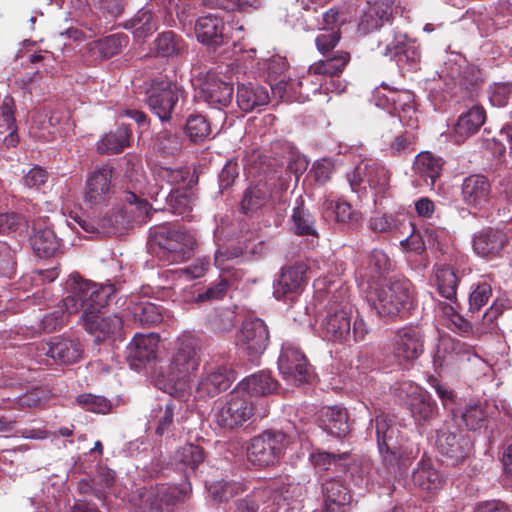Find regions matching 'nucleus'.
<instances>
[{
    "label": "nucleus",
    "instance_id": "obj_1",
    "mask_svg": "<svg viewBox=\"0 0 512 512\" xmlns=\"http://www.w3.org/2000/svg\"><path fill=\"white\" fill-rule=\"evenodd\" d=\"M201 345L192 335L178 338L176 350L168 366L165 391L183 398L192 392V381L201 363Z\"/></svg>",
    "mask_w": 512,
    "mask_h": 512
},
{
    "label": "nucleus",
    "instance_id": "obj_2",
    "mask_svg": "<svg viewBox=\"0 0 512 512\" xmlns=\"http://www.w3.org/2000/svg\"><path fill=\"white\" fill-rule=\"evenodd\" d=\"M348 289L341 287L335 293V302L332 304L322 321V331L329 341L347 343L363 341L370 329L365 320L356 316L353 318L354 308L347 296Z\"/></svg>",
    "mask_w": 512,
    "mask_h": 512
},
{
    "label": "nucleus",
    "instance_id": "obj_3",
    "mask_svg": "<svg viewBox=\"0 0 512 512\" xmlns=\"http://www.w3.org/2000/svg\"><path fill=\"white\" fill-rule=\"evenodd\" d=\"M374 426L383 465L382 468H377V472L383 482H390L402 475L415 455L412 451L410 454H406L402 449L398 439L399 430L393 416L385 413L377 415Z\"/></svg>",
    "mask_w": 512,
    "mask_h": 512
},
{
    "label": "nucleus",
    "instance_id": "obj_4",
    "mask_svg": "<svg viewBox=\"0 0 512 512\" xmlns=\"http://www.w3.org/2000/svg\"><path fill=\"white\" fill-rule=\"evenodd\" d=\"M68 296L63 299L67 314L82 312V318L92 313H100L115 293L112 284L99 285L71 275L67 282Z\"/></svg>",
    "mask_w": 512,
    "mask_h": 512
},
{
    "label": "nucleus",
    "instance_id": "obj_5",
    "mask_svg": "<svg viewBox=\"0 0 512 512\" xmlns=\"http://www.w3.org/2000/svg\"><path fill=\"white\" fill-rule=\"evenodd\" d=\"M195 245L194 235L175 224L155 226L149 233L150 249L169 263L189 259Z\"/></svg>",
    "mask_w": 512,
    "mask_h": 512
},
{
    "label": "nucleus",
    "instance_id": "obj_6",
    "mask_svg": "<svg viewBox=\"0 0 512 512\" xmlns=\"http://www.w3.org/2000/svg\"><path fill=\"white\" fill-rule=\"evenodd\" d=\"M195 245L194 235L175 224L155 226L149 233L150 249L169 263L189 259Z\"/></svg>",
    "mask_w": 512,
    "mask_h": 512
},
{
    "label": "nucleus",
    "instance_id": "obj_7",
    "mask_svg": "<svg viewBox=\"0 0 512 512\" xmlns=\"http://www.w3.org/2000/svg\"><path fill=\"white\" fill-rule=\"evenodd\" d=\"M367 300L381 317L407 313L414 301L413 285L407 279H392L372 289L367 295Z\"/></svg>",
    "mask_w": 512,
    "mask_h": 512
},
{
    "label": "nucleus",
    "instance_id": "obj_8",
    "mask_svg": "<svg viewBox=\"0 0 512 512\" xmlns=\"http://www.w3.org/2000/svg\"><path fill=\"white\" fill-rule=\"evenodd\" d=\"M174 78L175 74L173 77L167 74L160 75L151 81L150 88L147 90V105L161 121L171 119L178 101L185 94L183 87Z\"/></svg>",
    "mask_w": 512,
    "mask_h": 512
},
{
    "label": "nucleus",
    "instance_id": "obj_9",
    "mask_svg": "<svg viewBox=\"0 0 512 512\" xmlns=\"http://www.w3.org/2000/svg\"><path fill=\"white\" fill-rule=\"evenodd\" d=\"M254 415V404L247 395L235 388L215 403L214 422L222 429L241 427Z\"/></svg>",
    "mask_w": 512,
    "mask_h": 512
},
{
    "label": "nucleus",
    "instance_id": "obj_10",
    "mask_svg": "<svg viewBox=\"0 0 512 512\" xmlns=\"http://www.w3.org/2000/svg\"><path fill=\"white\" fill-rule=\"evenodd\" d=\"M290 443L283 431L268 429L251 439L247 456L250 463L259 467L276 464Z\"/></svg>",
    "mask_w": 512,
    "mask_h": 512
},
{
    "label": "nucleus",
    "instance_id": "obj_11",
    "mask_svg": "<svg viewBox=\"0 0 512 512\" xmlns=\"http://www.w3.org/2000/svg\"><path fill=\"white\" fill-rule=\"evenodd\" d=\"M395 396L410 410L412 417L419 424L432 420L438 410L432 396L412 381H402L393 388Z\"/></svg>",
    "mask_w": 512,
    "mask_h": 512
},
{
    "label": "nucleus",
    "instance_id": "obj_12",
    "mask_svg": "<svg viewBox=\"0 0 512 512\" xmlns=\"http://www.w3.org/2000/svg\"><path fill=\"white\" fill-rule=\"evenodd\" d=\"M291 486L282 481H275L269 486L255 489L251 494L235 501L234 512H257L261 501H271L269 512L280 509L288 510L289 500L292 497Z\"/></svg>",
    "mask_w": 512,
    "mask_h": 512
},
{
    "label": "nucleus",
    "instance_id": "obj_13",
    "mask_svg": "<svg viewBox=\"0 0 512 512\" xmlns=\"http://www.w3.org/2000/svg\"><path fill=\"white\" fill-rule=\"evenodd\" d=\"M234 380V372L224 363H206L195 384V398H213L227 390Z\"/></svg>",
    "mask_w": 512,
    "mask_h": 512
},
{
    "label": "nucleus",
    "instance_id": "obj_14",
    "mask_svg": "<svg viewBox=\"0 0 512 512\" xmlns=\"http://www.w3.org/2000/svg\"><path fill=\"white\" fill-rule=\"evenodd\" d=\"M380 53L395 59L398 66L413 68L420 60L421 54L416 43L406 34L390 29L379 39Z\"/></svg>",
    "mask_w": 512,
    "mask_h": 512
},
{
    "label": "nucleus",
    "instance_id": "obj_15",
    "mask_svg": "<svg viewBox=\"0 0 512 512\" xmlns=\"http://www.w3.org/2000/svg\"><path fill=\"white\" fill-rule=\"evenodd\" d=\"M278 369L283 379L291 385H301L310 377V367L306 356L292 342L283 343L278 359Z\"/></svg>",
    "mask_w": 512,
    "mask_h": 512
},
{
    "label": "nucleus",
    "instance_id": "obj_16",
    "mask_svg": "<svg viewBox=\"0 0 512 512\" xmlns=\"http://www.w3.org/2000/svg\"><path fill=\"white\" fill-rule=\"evenodd\" d=\"M424 351V335L420 328L415 326H407L397 330L392 358L391 367L402 366L406 363H412L420 357Z\"/></svg>",
    "mask_w": 512,
    "mask_h": 512
},
{
    "label": "nucleus",
    "instance_id": "obj_17",
    "mask_svg": "<svg viewBox=\"0 0 512 512\" xmlns=\"http://www.w3.org/2000/svg\"><path fill=\"white\" fill-rule=\"evenodd\" d=\"M113 167L102 164L92 170L86 178L84 200L90 207H97L107 203L114 194L112 185Z\"/></svg>",
    "mask_w": 512,
    "mask_h": 512
},
{
    "label": "nucleus",
    "instance_id": "obj_18",
    "mask_svg": "<svg viewBox=\"0 0 512 512\" xmlns=\"http://www.w3.org/2000/svg\"><path fill=\"white\" fill-rule=\"evenodd\" d=\"M178 499L176 489L166 486L140 488L131 503L139 512H165Z\"/></svg>",
    "mask_w": 512,
    "mask_h": 512
},
{
    "label": "nucleus",
    "instance_id": "obj_19",
    "mask_svg": "<svg viewBox=\"0 0 512 512\" xmlns=\"http://www.w3.org/2000/svg\"><path fill=\"white\" fill-rule=\"evenodd\" d=\"M237 345L251 357H257L267 348L269 332L266 324L259 318L246 319L237 333Z\"/></svg>",
    "mask_w": 512,
    "mask_h": 512
},
{
    "label": "nucleus",
    "instance_id": "obj_20",
    "mask_svg": "<svg viewBox=\"0 0 512 512\" xmlns=\"http://www.w3.org/2000/svg\"><path fill=\"white\" fill-rule=\"evenodd\" d=\"M461 199L469 209H487L492 199V188L488 178L481 174L465 177L461 184Z\"/></svg>",
    "mask_w": 512,
    "mask_h": 512
},
{
    "label": "nucleus",
    "instance_id": "obj_21",
    "mask_svg": "<svg viewBox=\"0 0 512 512\" xmlns=\"http://www.w3.org/2000/svg\"><path fill=\"white\" fill-rule=\"evenodd\" d=\"M436 447L451 465H457L463 461L470 451V440L462 433L450 432L443 427L437 430Z\"/></svg>",
    "mask_w": 512,
    "mask_h": 512
},
{
    "label": "nucleus",
    "instance_id": "obj_22",
    "mask_svg": "<svg viewBox=\"0 0 512 512\" xmlns=\"http://www.w3.org/2000/svg\"><path fill=\"white\" fill-rule=\"evenodd\" d=\"M48 218L38 217L32 221L33 234L30 237V244L34 253L39 258H50L60 250V239L54 230L47 224Z\"/></svg>",
    "mask_w": 512,
    "mask_h": 512
},
{
    "label": "nucleus",
    "instance_id": "obj_23",
    "mask_svg": "<svg viewBox=\"0 0 512 512\" xmlns=\"http://www.w3.org/2000/svg\"><path fill=\"white\" fill-rule=\"evenodd\" d=\"M306 272L307 265L302 262L282 269L273 284L275 298L278 300L283 298L293 299L299 294L306 284Z\"/></svg>",
    "mask_w": 512,
    "mask_h": 512
},
{
    "label": "nucleus",
    "instance_id": "obj_24",
    "mask_svg": "<svg viewBox=\"0 0 512 512\" xmlns=\"http://www.w3.org/2000/svg\"><path fill=\"white\" fill-rule=\"evenodd\" d=\"M159 336L155 333H137L126 349V359L133 369H140L156 358Z\"/></svg>",
    "mask_w": 512,
    "mask_h": 512
},
{
    "label": "nucleus",
    "instance_id": "obj_25",
    "mask_svg": "<svg viewBox=\"0 0 512 512\" xmlns=\"http://www.w3.org/2000/svg\"><path fill=\"white\" fill-rule=\"evenodd\" d=\"M495 406L487 401H474L452 410V420L459 428L480 429L487 418L494 413Z\"/></svg>",
    "mask_w": 512,
    "mask_h": 512
},
{
    "label": "nucleus",
    "instance_id": "obj_26",
    "mask_svg": "<svg viewBox=\"0 0 512 512\" xmlns=\"http://www.w3.org/2000/svg\"><path fill=\"white\" fill-rule=\"evenodd\" d=\"M375 94L378 98H385L392 110L398 113L399 120L405 126L411 129L418 127V118L413 106V94L410 91L388 89L386 94H382L380 89H377Z\"/></svg>",
    "mask_w": 512,
    "mask_h": 512
},
{
    "label": "nucleus",
    "instance_id": "obj_27",
    "mask_svg": "<svg viewBox=\"0 0 512 512\" xmlns=\"http://www.w3.org/2000/svg\"><path fill=\"white\" fill-rule=\"evenodd\" d=\"M126 177L131 183L132 191L125 192L123 200L128 202L130 205L135 204L138 211L148 216L152 207L145 199H141L138 194L147 195L156 200L162 191V188L147 186L145 175L142 172L130 171L126 173Z\"/></svg>",
    "mask_w": 512,
    "mask_h": 512
},
{
    "label": "nucleus",
    "instance_id": "obj_28",
    "mask_svg": "<svg viewBox=\"0 0 512 512\" xmlns=\"http://www.w3.org/2000/svg\"><path fill=\"white\" fill-rule=\"evenodd\" d=\"M199 96L212 107H226L232 101L233 86L215 74H208L200 85Z\"/></svg>",
    "mask_w": 512,
    "mask_h": 512
},
{
    "label": "nucleus",
    "instance_id": "obj_29",
    "mask_svg": "<svg viewBox=\"0 0 512 512\" xmlns=\"http://www.w3.org/2000/svg\"><path fill=\"white\" fill-rule=\"evenodd\" d=\"M115 476L114 470L100 465L94 477L83 478L78 482L77 490L80 494L94 496L104 505L108 491L115 483Z\"/></svg>",
    "mask_w": 512,
    "mask_h": 512
},
{
    "label": "nucleus",
    "instance_id": "obj_30",
    "mask_svg": "<svg viewBox=\"0 0 512 512\" xmlns=\"http://www.w3.org/2000/svg\"><path fill=\"white\" fill-rule=\"evenodd\" d=\"M507 243L508 238L505 232L487 228L474 236L473 249L478 256L493 259L501 255Z\"/></svg>",
    "mask_w": 512,
    "mask_h": 512
},
{
    "label": "nucleus",
    "instance_id": "obj_31",
    "mask_svg": "<svg viewBox=\"0 0 512 512\" xmlns=\"http://www.w3.org/2000/svg\"><path fill=\"white\" fill-rule=\"evenodd\" d=\"M86 331L95 336L96 341H103L120 333L123 321L117 314L102 316L100 313H92L82 318Z\"/></svg>",
    "mask_w": 512,
    "mask_h": 512
},
{
    "label": "nucleus",
    "instance_id": "obj_32",
    "mask_svg": "<svg viewBox=\"0 0 512 512\" xmlns=\"http://www.w3.org/2000/svg\"><path fill=\"white\" fill-rule=\"evenodd\" d=\"M44 353L61 364H72L78 361L82 354L81 344L75 339L54 338L43 346Z\"/></svg>",
    "mask_w": 512,
    "mask_h": 512
},
{
    "label": "nucleus",
    "instance_id": "obj_33",
    "mask_svg": "<svg viewBox=\"0 0 512 512\" xmlns=\"http://www.w3.org/2000/svg\"><path fill=\"white\" fill-rule=\"evenodd\" d=\"M225 24L223 20L216 15H207L199 17L195 24V34L197 40L208 46H220L223 43V31Z\"/></svg>",
    "mask_w": 512,
    "mask_h": 512
},
{
    "label": "nucleus",
    "instance_id": "obj_34",
    "mask_svg": "<svg viewBox=\"0 0 512 512\" xmlns=\"http://www.w3.org/2000/svg\"><path fill=\"white\" fill-rule=\"evenodd\" d=\"M127 310L132 321L142 327H152L163 320L164 308L148 300L131 301Z\"/></svg>",
    "mask_w": 512,
    "mask_h": 512
},
{
    "label": "nucleus",
    "instance_id": "obj_35",
    "mask_svg": "<svg viewBox=\"0 0 512 512\" xmlns=\"http://www.w3.org/2000/svg\"><path fill=\"white\" fill-rule=\"evenodd\" d=\"M235 389L251 399L273 393L277 389V381L269 372L260 371L244 378Z\"/></svg>",
    "mask_w": 512,
    "mask_h": 512
},
{
    "label": "nucleus",
    "instance_id": "obj_36",
    "mask_svg": "<svg viewBox=\"0 0 512 512\" xmlns=\"http://www.w3.org/2000/svg\"><path fill=\"white\" fill-rule=\"evenodd\" d=\"M350 61V54L345 51H337L332 57H328L324 60H319L308 68V76L304 77L300 82L302 85L304 82H308L311 76L323 75V76H334L343 72L346 65Z\"/></svg>",
    "mask_w": 512,
    "mask_h": 512
},
{
    "label": "nucleus",
    "instance_id": "obj_37",
    "mask_svg": "<svg viewBox=\"0 0 512 512\" xmlns=\"http://www.w3.org/2000/svg\"><path fill=\"white\" fill-rule=\"evenodd\" d=\"M269 102L268 90L258 84H241L237 91V104L244 112H251Z\"/></svg>",
    "mask_w": 512,
    "mask_h": 512
},
{
    "label": "nucleus",
    "instance_id": "obj_38",
    "mask_svg": "<svg viewBox=\"0 0 512 512\" xmlns=\"http://www.w3.org/2000/svg\"><path fill=\"white\" fill-rule=\"evenodd\" d=\"M321 424L330 435L341 438L349 433L348 414L339 406L325 407L321 411Z\"/></svg>",
    "mask_w": 512,
    "mask_h": 512
},
{
    "label": "nucleus",
    "instance_id": "obj_39",
    "mask_svg": "<svg viewBox=\"0 0 512 512\" xmlns=\"http://www.w3.org/2000/svg\"><path fill=\"white\" fill-rule=\"evenodd\" d=\"M35 217L27 209L25 213L16 211L0 212V235H25Z\"/></svg>",
    "mask_w": 512,
    "mask_h": 512
},
{
    "label": "nucleus",
    "instance_id": "obj_40",
    "mask_svg": "<svg viewBox=\"0 0 512 512\" xmlns=\"http://www.w3.org/2000/svg\"><path fill=\"white\" fill-rule=\"evenodd\" d=\"M322 494L326 512H335L350 501L348 489L337 478H329L322 483Z\"/></svg>",
    "mask_w": 512,
    "mask_h": 512
},
{
    "label": "nucleus",
    "instance_id": "obj_41",
    "mask_svg": "<svg viewBox=\"0 0 512 512\" xmlns=\"http://www.w3.org/2000/svg\"><path fill=\"white\" fill-rule=\"evenodd\" d=\"M310 460L319 471H332L335 474H341L347 471L350 455L347 452L335 454L318 450L311 453Z\"/></svg>",
    "mask_w": 512,
    "mask_h": 512
},
{
    "label": "nucleus",
    "instance_id": "obj_42",
    "mask_svg": "<svg viewBox=\"0 0 512 512\" xmlns=\"http://www.w3.org/2000/svg\"><path fill=\"white\" fill-rule=\"evenodd\" d=\"M153 173L156 180L175 186L176 189L188 188L195 183L190 170L183 166H157Z\"/></svg>",
    "mask_w": 512,
    "mask_h": 512
},
{
    "label": "nucleus",
    "instance_id": "obj_43",
    "mask_svg": "<svg viewBox=\"0 0 512 512\" xmlns=\"http://www.w3.org/2000/svg\"><path fill=\"white\" fill-rule=\"evenodd\" d=\"M366 182L375 197V202L378 198L390 195V173L384 166L366 163Z\"/></svg>",
    "mask_w": 512,
    "mask_h": 512
},
{
    "label": "nucleus",
    "instance_id": "obj_44",
    "mask_svg": "<svg viewBox=\"0 0 512 512\" xmlns=\"http://www.w3.org/2000/svg\"><path fill=\"white\" fill-rule=\"evenodd\" d=\"M412 481L419 488L432 491L441 487L443 478L438 470L434 468L431 460L423 458L413 471Z\"/></svg>",
    "mask_w": 512,
    "mask_h": 512
},
{
    "label": "nucleus",
    "instance_id": "obj_45",
    "mask_svg": "<svg viewBox=\"0 0 512 512\" xmlns=\"http://www.w3.org/2000/svg\"><path fill=\"white\" fill-rule=\"evenodd\" d=\"M184 49L183 39L173 31L160 33L153 42V51L163 58L178 57L182 55Z\"/></svg>",
    "mask_w": 512,
    "mask_h": 512
},
{
    "label": "nucleus",
    "instance_id": "obj_46",
    "mask_svg": "<svg viewBox=\"0 0 512 512\" xmlns=\"http://www.w3.org/2000/svg\"><path fill=\"white\" fill-rule=\"evenodd\" d=\"M270 196V189L265 183L251 185L244 191L241 209L245 214L254 213L268 202Z\"/></svg>",
    "mask_w": 512,
    "mask_h": 512
},
{
    "label": "nucleus",
    "instance_id": "obj_47",
    "mask_svg": "<svg viewBox=\"0 0 512 512\" xmlns=\"http://www.w3.org/2000/svg\"><path fill=\"white\" fill-rule=\"evenodd\" d=\"M248 489L244 482L218 480L207 486L209 497L216 503L228 502L234 496Z\"/></svg>",
    "mask_w": 512,
    "mask_h": 512
},
{
    "label": "nucleus",
    "instance_id": "obj_48",
    "mask_svg": "<svg viewBox=\"0 0 512 512\" xmlns=\"http://www.w3.org/2000/svg\"><path fill=\"white\" fill-rule=\"evenodd\" d=\"M485 121V111L481 107H473L463 113L455 124V134L467 138L476 133Z\"/></svg>",
    "mask_w": 512,
    "mask_h": 512
},
{
    "label": "nucleus",
    "instance_id": "obj_49",
    "mask_svg": "<svg viewBox=\"0 0 512 512\" xmlns=\"http://www.w3.org/2000/svg\"><path fill=\"white\" fill-rule=\"evenodd\" d=\"M130 130L126 126H119L103 136L97 143V151L100 154L120 153L129 144Z\"/></svg>",
    "mask_w": 512,
    "mask_h": 512
},
{
    "label": "nucleus",
    "instance_id": "obj_50",
    "mask_svg": "<svg viewBox=\"0 0 512 512\" xmlns=\"http://www.w3.org/2000/svg\"><path fill=\"white\" fill-rule=\"evenodd\" d=\"M204 451L201 447L188 443L180 447L173 456L174 464L178 469L194 472L204 461Z\"/></svg>",
    "mask_w": 512,
    "mask_h": 512
},
{
    "label": "nucleus",
    "instance_id": "obj_51",
    "mask_svg": "<svg viewBox=\"0 0 512 512\" xmlns=\"http://www.w3.org/2000/svg\"><path fill=\"white\" fill-rule=\"evenodd\" d=\"M178 410V405L173 400H167L159 403L156 408L151 411L150 421L155 424V433L162 436L171 430L174 416Z\"/></svg>",
    "mask_w": 512,
    "mask_h": 512
},
{
    "label": "nucleus",
    "instance_id": "obj_52",
    "mask_svg": "<svg viewBox=\"0 0 512 512\" xmlns=\"http://www.w3.org/2000/svg\"><path fill=\"white\" fill-rule=\"evenodd\" d=\"M292 230L299 236H318L315 226V218L305 208L303 201L293 208L291 215Z\"/></svg>",
    "mask_w": 512,
    "mask_h": 512
},
{
    "label": "nucleus",
    "instance_id": "obj_53",
    "mask_svg": "<svg viewBox=\"0 0 512 512\" xmlns=\"http://www.w3.org/2000/svg\"><path fill=\"white\" fill-rule=\"evenodd\" d=\"M414 169L424 179L427 185L433 186L436 179L440 176V160L431 153H420L416 157Z\"/></svg>",
    "mask_w": 512,
    "mask_h": 512
},
{
    "label": "nucleus",
    "instance_id": "obj_54",
    "mask_svg": "<svg viewBox=\"0 0 512 512\" xmlns=\"http://www.w3.org/2000/svg\"><path fill=\"white\" fill-rule=\"evenodd\" d=\"M438 291L444 298L456 302L459 278L450 266H441L435 272Z\"/></svg>",
    "mask_w": 512,
    "mask_h": 512
},
{
    "label": "nucleus",
    "instance_id": "obj_55",
    "mask_svg": "<svg viewBox=\"0 0 512 512\" xmlns=\"http://www.w3.org/2000/svg\"><path fill=\"white\" fill-rule=\"evenodd\" d=\"M127 43L128 37L125 34H113L93 41L90 43V49L103 58H110L118 54Z\"/></svg>",
    "mask_w": 512,
    "mask_h": 512
},
{
    "label": "nucleus",
    "instance_id": "obj_56",
    "mask_svg": "<svg viewBox=\"0 0 512 512\" xmlns=\"http://www.w3.org/2000/svg\"><path fill=\"white\" fill-rule=\"evenodd\" d=\"M182 145L183 137L176 129H162L154 139V148L166 155H175Z\"/></svg>",
    "mask_w": 512,
    "mask_h": 512
},
{
    "label": "nucleus",
    "instance_id": "obj_57",
    "mask_svg": "<svg viewBox=\"0 0 512 512\" xmlns=\"http://www.w3.org/2000/svg\"><path fill=\"white\" fill-rule=\"evenodd\" d=\"M165 199L169 209L178 215L191 212L194 204L193 193L186 188L170 190L165 195Z\"/></svg>",
    "mask_w": 512,
    "mask_h": 512
},
{
    "label": "nucleus",
    "instance_id": "obj_58",
    "mask_svg": "<svg viewBox=\"0 0 512 512\" xmlns=\"http://www.w3.org/2000/svg\"><path fill=\"white\" fill-rule=\"evenodd\" d=\"M399 232L401 234H408L404 239L400 240V245L404 250L412 251L417 254L425 250L423 233L416 230L412 222L405 219Z\"/></svg>",
    "mask_w": 512,
    "mask_h": 512
},
{
    "label": "nucleus",
    "instance_id": "obj_59",
    "mask_svg": "<svg viewBox=\"0 0 512 512\" xmlns=\"http://www.w3.org/2000/svg\"><path fill=\"white\" fill-rule=\"evenodd\" d=\"M185 133L193 142H201L211 133L210 124L201 114H191L185 125Z\"/></svg>",
    "mask_w": 512,
    "mask_h": 512
},
{
    "label": "nucleus",
    "instance_id": "obj_60",
    "mask_svg": "<svg viewBox=\"0 0 512 512\" xmlns=\"http://www.w3.org/2000/svg\"><path fill=\"white\" fill-rule=\"evenodd\" d=\"M492 297V287L488 282H479L472 287L469 295L470 317L477 314L483 306H485Z\"/></svg>",
    "mask_w": 512,
    "mask_h": 512
},
{
    "label": "nucleus",
    "instance_id": "obj_61",
    "mask_svg": "<svg viewBox=\"0 0 512 512\" xmlns=\"http://www.w3.org/2000/svg\"><path fill=\"white\" fill-rule=\"evenodd\" d=\"M405 218L393 214H376L369 220V228L377 233L400 231Z\"/></svg>",
    "mask_w": 512,
    "mask_h": 512
},
{
    "label": "nucleus",
    "instance_id": "obj_62",
    "mask_svg": "<svg viewBox=\"0 0 512 512\" xmlns=\"http://www.w3.org/2000/svg\"><path fill=\"white\" fill-rule=\"evenodd\" d=\"M323 210L325 213L331 212V214H334L335 220L338 223H351L358 218L357 212L352 209L351 205L340 199L336 202L333 200H326L323 203Z\"/></svg>",
    "mask_w": 512,
    "mask_h": 512
},
{
    "label": "nucleus",
    "instance_id": "obj_63",
    "mask_svg": "<svg viewBox=\"0 0 512 512\" xmlns=\"http://www.w3.org/2000/svg\"><path fill=\"white\" fill-rule=\"evenodd\" d=\"M128 221L126 212H124L123 209L107 214L98 222L100 233L105 236L114 235L118 233Z\"/></svg>",
    "mask_w": 512,
    "mask_h": 512
},
{
    "label": "nucleus",
    "instance_id": "obj_64",
    "mask_svg": "<svg viewBox=\"0 0 512 512\" xmlns=\"http://www.w3.org/2000/svg\"><path fill=\"white\" fill-rule=\"evenodd\" d=\"M76 401L82 408L94 413L106 414L112 407L111 402L107 398L90 393L78 395Z\"/></svg>",
    "mask_w": 512,
    "mask_h": 512
}]
</instances>
